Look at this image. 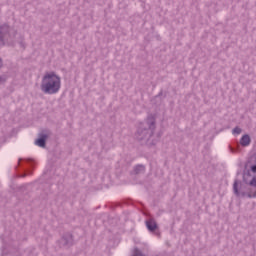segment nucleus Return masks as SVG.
I'll use <instances>...</instances> for the list:
<instances>
[{"instance_id": "1", "label": "nucleus", "mask_w": 256, "mask_h": 256, "mask_svg": "<svg viewBox=\"0 0 256 256\" xmlns=\"http://www.w3.org/2000/svg\"><path fill=\"white\" fill-rule=\"evenodd\" d=\"M40 89L45 95H55L59 93L61 89V77L55 72H47L42 78Z\"/></svg>"}, {"instance_id": "2", "label": "nucleus", "mask_w": 256, "mask_h": 256, "mask_svg": "<svg viewBox=\"0 0 256 256\" xmlns=\"http://www.w3.org/2000/svg\"><path fill=\"white\" fill-rule=\"evenodd\" d=\"M155 129V116H153V114H149L145 122L138 128L135 137L138 141H145V143H149V141H151V137H153V133H155Z\"/></svg>"}, {"instance_id": "3", "label": "nucleus", "mask_w": 256, "mask_h": 256, "mask_svg": "<svg viewBox=\"0 0 256 256\" xmlns=\"http://www.w3.org/2000/svg\"><path fill=\"white\" fill-rule=\"evenodd\" d=\"M16 35L17 31L11 28L9 24L0 25V47H4L5 43H11Z\"/></svg>"}, {"instance_id": "4", "label": "nucleus", "mask_w": 256, "mask_h": 256, "mask_svg": "<svg viewBox=\"0 0 256 256\" xmlns=\"http://www.w3.org/2000/svg\"><path fill=\"white\" fill-rule=\"evenodd\" d=\"M60 249H71L75 245V239L73 238V234L66 232L62 235V237L57 241Z\"/></svg>"}, {"instance_id": "5", "label": "nucleus", "mask_w": 256, "mask_h": 256, "mask_svg": "<svg viewBox=\"0 0 256 256\" xmlns=\"http://www.w3.org/2000/svg\"><path fill=\"white\" fill-rule=\"evenodd\" d=\"M233 192L236 197H248L249 199H253L256 197V191L251 192V190H249L248 192H245L243 191V185L240 186L239 190V180L234 181Z\"/></svg>"}, {"instance_id": "6", "label": "nucleus", "mask_w": 256, "mask_h": 256, "mask_svg": "<svg viewBox=\"0 0 256 256\" xmlns=\"http://www.w3.org/2000/svg\"><path fill=\"white\" fill-rule=\"evenodd\" d=\"M25 165H29V167H33V160L23 159V158H20L18 160V166L23 167V173L20 175V177H27V175H31L32 173L30 169L25 168Z\"/></svg>"}, {"instance_id": "7", "label": "nucleus", "mask_w": 256, "mask_h": 256, "mask_svg": "<svg viewBox=\"0 0 256 256\" xmlns=\"http://www.w3.org/2000/svg\"><path fill=\"white\" fill-rule=\"evenodd\" d=\"M249 177H251V170L245 169L243 171V183L249 185L250 187H256V176H254L251 180H249Z\"/></svg>"}, {"instance_id": "8", "label": "nucleus", "mask_w": 256, "mask_h": 256, "mask_svg": "<svg viewBox=\"0 0 256 256\" xmlns=\"http://www.w3.org/2000/svg\"><path fill=\"white\" fill-rule=\"evenodd\" d=\"M47 139H49V135L48 134L39 133L38 134V138L35 140V145L45 149V147H47Z\"/></svg>"}, {"instance_id": "9", "label": "nucleus", "mask_w": 256, "mask_h": 256, "mask_svg": "<svg viewBox=\"0 0 256 256\" xmlns=\"http://www.w3.org/2000/svg\"><path fill=\"white\" fill-rule=\"evenodd\" d=\"M145 223L150 233H155L159 229V225H157V222L153 218H149Z\"/></svg>"}, {"instance_id": "10", "label": "nucleus", "mask_w": 256, "mask_h": 256, "mask_svg": "<svg viewBox=\"0 0 256 256\" xmlns=\"http://www.w3.org/2000/svg\"><path fill=\"white\" fill-rule=\"evenodd\" d=\"M143 173H145V165L143 164L134 166L133 171L130 172L132 175H141Z\"/></svg>"}, {"instance_id": "11", "label": "nucleus", "mask_w": 256, "mask_h": 256, "mask_svg": "<svg viewBox=\"0 0 256 256\" xmlns=\"http://www.w3.org/2000/svg\"><path fill=\"white\" fill-rule=\"evenodd\" d=\"M240 145L242 147H249V145H251V136L244 134L240 139Z\"/></svg>"}, {"instance_id": "12", "label": "nucleus", "mask_w": 256, "mask_h": 256, "mask_svg": "<svg viewBox=\"0 0 256 256\" xmlns=\"http://www.w3.org/2000/svg\"><path fill=\"white\" fill-rule=\"evenodd\" d=\"M231 153H240L241 152V145L236 144V146H229Z\"/></svg>"}, {"instance_id": "13", "label": "nucleus", "mask_w": 256, "mask_h": 256, "mask_svg": "<svg viewBox=\"0 0 256 256\" xmlns=\"http://www.w3.org/2000/svg\"><path fill=\"white\" fill-rule=\"evenodd\" d=\"M242 132H243V129L239 128V126H236V127L232 130V135H241Z\"/></svg>"}, {"instance_id": "14", "label": "nucleus", "mask_w": 256, "mask_h": 256, "mask_svg": "<svg viewBox=\"0 0 256 256\" xmlns=\"http://www.w3.org/2000/svg\"><path fill=\"white\" fill-rule=\"evenodd\" d=\"M250 171L252 173H256V164H253L251 167H250Z\"/></svg>"}, {"instance_id": "15", "label": "nucleus", "mask_w": 256, "mask_h": 256, "mask_svg": "<svg viewBox=\"0 0 256 256\" xmlns=\"http://www.w3.org/2000/svg\"><path fill=\"white\" fill-rule=\"evenodd\" d=\"M252 159L254 160V163H256V153L252 156Z\"/></svg>"}, {"instance_id": "16", "label": "nucleus", "mask_w": 256, "mask_h": 256, "mask_svg": "<svg viewBox=\"0 0 256 256\" xmlns=\"http://www.w3.org/2000/svg\"><path fill=\"white\" fill-rule=\"evenodd\" d=\"M3 67V60L0 58V69Z\"/></svg>"}, {"instance_id": "17", "label": "nucleus", "mask_w": 256, "mask_h": 256, "mask_svg": "<svg viewBox=\"0 0 256 256\" xmlns=\"http://www.w3.org/2000/svg\"><path fill=\"white\" fill-rule=\"evenodd\" d=\"M155 141L152 140V142H150V145H155Z\"/></svg>"}, {"instance_id": "18", "label": "nucleus", "mask_w": 256, "mask_h": 256, "mask_svg": "<svg viewBox=\"0 0 256 256\" xmlns=\"http://www.w3.org/2000/svg\"><path fill=\"white\" fill-rule=\"evenodd\" d=\"M21 47H25V44H23V42L20 43Z\"/></svg>"}, {"instance_id": "19", "label": "nucleus", "mask_w": 256, "mask_h": 256, "mask_svg": "<svg viewBox=\"0 0 256 256\" xmlns=\"http://www.w3.org/2000/svg\"><path fill=\"white\" fill-rule=\"evenodd\" d=\"M1 81H3V77L0 76V83H1Z\"/></svg>"}, {"instance_id": "20", "label": "nucleus", "mask_w": 256, "mask_h": 256, "mask_svg": "<svg viewBox=\"0 0 256 256\" xmlns=\"http://www.w3.org/2000/svg\"><path fill=\"white\" fill-rule=\"evenodd\" d=\"M159 95H163V92H160Z\"/></svg>"}, {"instance_id": "21", "label": "nucleus", "mask_w": 256, "mask_h": 256, "mask_svg": "<svg viewBox=\"0 0 256 256\" xmlns=\"http://www.w3.org/2000/svg\"><path fill=\"white\" fill-rule=\"evenodd\" d=\"M158 137H161V134H158Z\"/></svg>"}]
</instances>
